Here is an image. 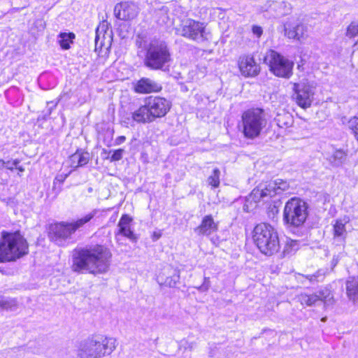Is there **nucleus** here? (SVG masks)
Returning a JSON list of instances; mask_svg holds the SVG:
<instances>
[{"label":"nucleus","instance_id":"17","mask_svg":"<svg viewBox=\"0 0 358 358\" xmlns=\"http://www.w3.org/2000/svg\"><path fill=\"white\" fill-rule=\"evenodd\" d=\"M217 223L214 221L213 216L208 215L203 217L200 225L194 231L199 235L210 236L217 231Z\"/></svg>","mask_w":358,"mask_h":358},{"label":"nucleus","instance_id":"8","mask_svg":"<svg viewBox=\"0 0 358 358\" xmlns=\"http://www.w3.org/2000/svg\"><path fill=\"white\" fill-rule=\"evenodd\" d=\"M266 125L264 112L261 108L250 109L242 115L243 133L248 138L253 139L259 136Z\"/></svg>","mask_w":358,"mask_h":358},{"label":"nucleus","instance_id":"39","mask_svg":"<svg viewBox=\"0 0 358 358\" xmlns=\"http://www.w3.org/2000/svg\"><path fill=\"white\" fill-rule=\"evenodd\" d=\"M123 153V149H117L113 151V154L110 157V162H116L120 160L122 158Z\"/></svg>","mask_w":358,"mask_h":358},{"label":"nucleus","instance_id":"11","mask_svg":"<svg viewBox=\"0 0 358 358\" xmlns=\"http://www.w3.org/2000/svg\"><path fill=\"white\" fill-rule=\"evenodd\" d=\"M292 95L296 104L302 108H309L313 101L314 87L308 83H293Z\"/></svg>","mask_w":358,"mask_h":358},{"label":"nucleus","instance_id":"30","mask_svg":"<svg viewBox=\"0 0 358 358\" xmlns=\"http://www.w3.org/2000/svg\"><path fill=\"white\" fill-rule=\"evenodd\" d=\"M346 159V153L342 150H336L330 157V162L336 166L341 165Z\"/></svg>","mask_w":358,"mask_h":358},{"label":"nucleus","instance_id":"19","mask_svg":"<svg viewBox=\"0 0 358 358\" xmlns=\"http://www.w3.org/2000/svg\"><path fill=\"white\" fill-rule=\"evenodd\" d=\"M106 38L108 39V42H110L111 31H108V23L106 22H103L96 29V36L94 39L96 51L101 50L104 45V41Z\"/></svg>","mask_w":358,"mask_h":358},{"label":"nucleus","instance_id":"20","mask_svg":"<svg viewBox=\"0 0 358 358\" xmlns=\"http://www.w3.org/2000/svg\"><path fill=\"white\" fill-rule=\"evenodd\" d=\"M169 276L164 278V274H160L158 276V280L159 283L169 287H175L180 280L179 271L171 267L166 268Z\"/></svg>","mask_w":358,"mask_h":358},{"label":"nucleus","instance_id":"14","mask_svg":"<svg viewBox=\"0 0 358 358\" xmlns=\"http://www.w3.org/2000/svg\"><path fill=\"white\" fill-rule=\"evenodd\" d=\"M241 73L245 77L256 76L259 72V66L250 56L241 57L238 61Z\"/></svg>","mask_w":358,"mask_h":358},{"label":"nucleus","instance_id":"50","mask_svg":"<svg viewBox=\"0 0 358 358\" xmlns=\"http://www.w3.org/2000/svg\"><path fill=\"white\" fill-rule=\"evenodd\" d=\"M16 169H17L20 172H24V169L22 166H17V167H15Z\"/></svg>","mask_w":358,"mask_h":358},{"label":"nucleus","instance_id":"28","mask_svg":"<svg viewBox=\"0 0 358 358\" xmlns=\"http://www.w3.org/2000/svg\"><path fill=\"white\" fill-rule=\"evenodd\" d=\"M74 38L75 34L73 33H60L58 36V43L62 49L68 50Z\"/></svg>","mask_w":358,"mask_h":358},{"label":"nucleus","instance_id":"31","mask_svg":"<svg viewBox=\"0 0 358 358\" xmlns=\"http://www.w3.org/2000/svg\"><path fill=\"white\" fill-rule=\"evenodd\" d=\"M298 301L302 305L305 304L308 306H311L318 301V298L315 294L310 295L306 294H301L298 296Z\"/></svg>","mask_w":358,"mask_h":358},{"label":"nucleus","instance_id":"5","mask_svg":"<svg viewBox=\"0 0 358 358\" xmlns=\"http://www.w3.org/2000/svg\"><path fill=\"white\" fill-rule=\"evenodd\" d=\"M252 238L259 251L266 256L273 255L280 248L278 232L269 224H257L254 229Z\"/></svg>","mask_w":358,"mask_h":358},{"label":"nucleus","instance_id":"33","mask_svg":"<svg viewBox=\"0 0 358 358\" xmlns=\"http://www.w3.org/2000/svg\"><path fill=\"white\" fill-rule=\"evenodd\" d=\"M16 306L17 303L15 299L0 296V309L13 310Z\"/></svg>","mask_w":358,"mask_h":358},{"label":"nucleus","instance_id":"46","mask_svg":"<svg viewBox=\"0 0 358 358\" xmlns=\"http://www.w3.org/2000/svg\"><path fill=\"white\" fill-rule=\"evenodd\" d=\"M126 140V137L124 136H118L115 141V145H118L123 143Z\"/></svg>","mask_w":358,"mask_h":358},{"label":"nucleus","instance_id":"34","mask_svg":"<svg viewBox=\"0 0 358 358\" xmlns=\"http://www.w3.org/2000/svg\"><path fill=\"white\" fill-rule=\"evenodd\" d=\"M220 171L218 168L213 169L212 175L208 178V183L213 187H217L220 185Z\"/></svg>","mask_w":358,"mask_h":358},{"label":"nucleus","instance_id":"7","mask_svg":"<svg viewBox=\"0 0 358 358\" xmlns=\"http://www.w3.org/2000/svg\"><path fill=\"white\" fill-rule=\"evenodd\" d=\"M308 205L299 197L289 199L284 207L283 221L289 227H299L306 222L308 213Z\"/></svg>","mask_w":358,"mask_h":358},{"label":"nucleus","instance_id":"24","mask_svg":"<svg viewBox=\"0 0 358 358\" xmlns=\"http://www.w3.org/2000/svg\"><path fill=\"white\" fill-rule=\"evenodd\" d=\"M268 192L269 190L266 186V182L261 183L252 191L249 195L248 200L258 203L265 198H271Z\"/></svg>","mask_w":358,"mask_h":358},{"label":"nucleus","instance_id":"15","mask_svg":"<svg viewBox=\"0 0 358 358\" xmlns=\"http://www.w3.org/2000/svg\"><path fill=\"white\" fill-rule=\"evenodd\" d=\"M134 91L139 94L159 92L162 90V85L150 78H142L134 84Z\"/></svg>","mask_w":358,"mask_h":358},{"label":"nucleus","instance_id":"45","mask_svg":"<svg viewBox=\"0 0 358 358\" xmlns=\"http://www.w3.org/2000/svg\"><path fill=\"white\" fill-rule=\"evenodd\" d=\"M159 14L162 15V19L159 20H162V23L166 24L169 20V17L167 16L166 13L164 10H161Z\"/></svg>","mask_w":358,"mask_h":358},{"label":"nucleus","instance_id":"32","mask_svg":"<svg viewBox=\"0 0 358 358\" xmlns=\"http://www.w3.org/2000/svg\"><path fill=\"white\" fill-rule=\"evenodd\" d=\"M294 28L296 29L295 31H290L288 33V38L299 39L301 37H303L305 31V27L303 24L296 22Z\"/></svg>","mask_w":358,"mask_h":358},{"label":"nucleus","instance_id":"47","mask_svg":"<svg viewBox=\"0 0 358 358\" xmlns=\"http://www.w3.org/2000/svg\"><path fill=\"white\" fill-rule=\"evenodd\" d=\"M320 275H322V274H320V271H318L316 273L309 275L308 278L309 279L310 281L313 282L315 280H317V278Z\"/></svg>","mask_w":358,"mask_h":358},{"label":"nucleus","instance_id":"6","mask_svg":"<svg viewBox=\"0 0 358 358\" xmlns=\"http://www.w3.org/2000/svg\"><path fill=\"white\" fill-rule=\"evenodd\" d=\"M27 253V242L19 232L3 236L0 241V262L15 261Z\"/></svg>","mask_w":358,"mask_h":358},{"label":"nucleus","instance_id":"41","mask_svg":"<svg viewBox=\"0 0 358 358\" xmlns=\"http://www.w3.org/2000/svg\"><path fill=\"white\" fill-rule=\"evenodd\" d=\"M315 294L317 296L318 301H324L329 296V292L328 289H322Z\"/></svg>","mask_w":358,"mask_h":358},{"label":"nucleus","instance_id":"38","mask_svg":"<svg viewBox=\"0 0 358 358\" xmlns=\"http://www.w3.org/2000/svg\"><path fill=\"white\" fill-rule=\"evenodd\" d=\"M296 25V22H292V21H287V22L285 23L284 24V31H285V34L288 37V33L290 31H295L296 29L294 28Z\"/></svg>","mask_w":358,"mask_h":358},{"label":"nucleus","instance_id":"37","mask_svg":"<svg viewBox=\"0 0 358 358\" xmlns=\"http://www.w3.org/2000/svg\"><path fill=\"white\" fill-rule=\"evenodd\" d=\"M57 105V102H55V101L47 102V108H46V110L44 111V117H43L44 119L48 117L51 115L52 111L56 108Z\"/></svg>","mask_w":358,"mask_h":358},{"label":"nucleus","instance_id":"35","mask_svg":"<svg viewBox=\"0 0 358 358\" xmlns=\"http://www.w3.org/2000/svg\"><path fill=\"white\" fill-rule=\"evenodd\" d=\"M346 35L350 38L358 36V24L352 22L347 29Z\"/></svg>","mask_w":358,"mask_h":358},{"label":"nucleus","instance_id":"25","mask_svg":"<svg viewBox=\"0 0 358 358\" xmlns=\"http://www.w3.org/2000/svg\"><path fill=\"white\" fill-rule=\"evenodd\" d=\"M347 294L355 303H358V277H352L346 282Z\"/></svg>","mask_w":358,"mask_h":358},{"label":"nucleus","instance_id":"2","mask_svg":"<svg viewBox=\"0 0 358 358\" xmlns=\"http://www.w3.org/2000/svg\"><path fill=\"white\" fill-rule=\"evenodd\" d=\"M98 210L94 209L77 220L62 221L49 227V238L57 245L64 246L73 239L76 231L84 227L95 217Z\"/></svg>","mask_w":358,"mask_h":358},{"label":"nucleus","instance_id":"12","mask_svg":"<svg viewBox=\"0 0 358 358\" xmlns=\"http://www.w3.org/2000/svg\"><path fill=\"white\" fill-rule=\"evenodd\" d=\"M145 102L153 121L157 117H164L171 108V103L160 96L147 97Z\"/></svg>","mask_w":358,"mask_h":358},{"label":"nucleus","instance_id":"13","mask_svg":"<svg viewBox=\"0 0 358 358\" xmlns=\"http://www.w3.org/2000/svg\"><path fill=\"white\" fill-rule=\"evenodd\" d=\"M138 8L136 4L130 2L117 3L114 8L115 17L121 20H130L137 16Z\"/></svg>","mask_w":358,"mask_h":358},{"label":"nucleus","instance_id":"26","mask_svg":"<svg viewBox=\"0 0 358 358\" xmlns=\"http://www.w3.org/2000/svg\"><path fill=\"white\" fill-rule=\"evenodd\" d=\"M277 124L280 128H289L292 126L294 123L293 117L289 113H283L278 114L275 117Z\"/></svg>","mask_w":358,"mask_h":358},{"label":"nucleus","instance_id":"1","mask_svg":"<svg viewBox=\"0 0 358 358\" xmlns=\"http://www.w3.org/2000/svg\"><path fill=\"white\" fill-rule=\"evenodd\" d=\"M110 257L109 250L101 245L76 249L73 254L72 269L80 273H104L109 268Z\"/></svg>","mask_w":358,"mask_h":358},{"label":"nucleus","instance_id":"44","mask_svg":"<svg viewBox=\"0 0 358 358\" xmlns=\"http://www.w3.org/2000/svg\"><path fill=\"white\" fill-rule=\"evenodd\" d=\"M210 241L211 242L213 243V245H215V246H219L222 241H223L222 239H220L218 236H212L211 238H210Z\"/></svg>","mask_w":358,"mask_h":358},{"label":"nucleus","instance_id":"22","mask_svg":"<svg viewBox=\"0 0 358 358\" xmlns=\"http://www.w3.org/2000/svg\"><path fill=\"white\" fill-rule=\"evenodd\" d=\"M266 182L269 190L268 194H270V197H273L276 194H280L282 192L287 190L289 187V185L286 180H283L280 178Z\"/></svg>","mask_w":358,"mask_h":358},{"label":"nucleus","instance_id":"43","mask_svg":"<svg viewBox=\"0 0 358 358\" xmlns=\"http://www.w3.org/2000/svg\"><path fill=\"white\" fill-rule=\"evenodd\" d=\"M263 30L261 27L259 26H253L252 27V33L256 35L258 38H259L262 34Z\"/></svg>","mask_w":358,"mask_h":358},{"label":"nucleus","instance_id":"27","mask_svg":"<svg viewBox=\"0 0 358 358\" xmlns=\"http://www.w3.org/2000/svg\"><path fill=\"white\" fill-rule=\"evenodd\" d=\"M299 248V243L297 241H287L282 253V257H289L296 252Z\"/></svg>","mask_w":358,"mask_h":358},{"label":"nucleus","instance_id":"21","mask_svg":"<svg viewBox=\"0 0 358 358\" xmlns=\"http://www.w3.org/2000/svg\"><path fill=\"white\" fill-rule=\"evenodd\" d=\"M90 160V154L82 150H77L69 157L70 166L74 170L86 165Z\"/></svg>","mask_w":358,"mask_h":358},{"label":"nucleus","instance_id":"16","mask_svg":"<svg viewBox=\"0 0 358 358\" xmlns=\"http://www.w3.org/2000/svg\"><path fill=\"white\" fill-rule=\"evenodd\" d=\"M131 222L132 218L127 214L121 217L117 225L118 232L115 235L116 238H117L118 235H122L130 241L136 242L138 237L131 229Z\"/></svg>","mask_w":358,"mask_h":358},{"label":"nucleus","instance_id":"49","mask_svg":"<svg viewBox=\"0 0 358 358\" xmlns=\"http://www.w3.org/2000/svg\"><path fill=\"white\" fill-rule=\"evenodd\" d=\"M68 176H69V174H66L64 176H59L57 177V179L60 178V179H59V180L62 182L68 177Z\"/></svg>","mask_w":358,"mask_h":358},{"label":"nucleus","instance_id":"48","mask_svg":"<svg viewBox=\"0 0 358 358\" xmlns=\"http://www.w3.org/2000/svg\"><path fill=\"white\" fill-rule=\"evenodd\" d=\"M162 236V234L160 231H155L152 234L153 241L158 240Z\"/></svg>","mask_w":358,"mask_h":358},{"label":"nucleus","instance_id":"40","mask_svg":"<svg viewBox=\"0 0 358 358\" xmlns=\"http://www.w3.org/2000/svg\"><path fill=\"white\" fill-rule=\"evenodd\" d=\"M210 286V278L208 277H204L203 284L197 287V289L200 292H206L208 290Z\"/></svg>","mask_w":358,"mask_h":358},{"label":"nucleus","instance_id":"42","mask_svg":"<svg viewBox=\"0 0 358 358\" xmlns=\"http://www.w3.org/2000/svg\"><path fill=\"white\" fill-rule=\"evenodd\" d=\"M6 167L9 170H13L14 168L17 167V166L20 164L19 159L14 160H8L5 162Z\"/></svg>","mask_w":358,"mask_h":358},{"label":"nucleus","instance_id":"51","mask_svg":"<svg viewBox=\"0 0 358 358\" xmlns=\"http://www.w3.org/2000/svg\"><path fill=\"white\" fill-rule=\"evenodd\" d=\"M5 162L3 159H0V169H2L3 167H6Z\"/></svg>","mask_w":358,"mask_h":358},{"label":"nucleus","instance_id":"18","mask_svg":"<svg viewBox=\"0 0 358 358\" xmlns=\"http://www.w3.org/2000/svg\"><path fill=\"white\" fill-rule=\"evenodd\" d=\"M348 222V217L336 220L334 224V239L337 244L344 245L348 234L345 225Z\"/></svg>","mask_w":358,"mask_h":358},{"label":"nucleus","instance_id":"36","mask_svg":"<svg viewBox=\"0 0 358 358\" xmlns=\"http://www.w3.org/2000/svg\"><path fill=\"white\" fill-rule=\"evenodd\" d=\"M196 346V343L193 341L182 340L180 343V348H183L185 350H192Z\"/></svg>","mask_w":358,"mask_h":358},{"label":"nucleus","instance_id":"9","mask_svg":"<svg viewBox=\"0 0 358 358\" xmlns=\"http://www.w3.org/2000/svg\"><path fill=\"white\" fill-rule=\"evenodd\" d=\"M264 62L275 76L289 78L292 74L294 62L275 50H269L264 57Z\"/></svg>","mask_w":358,"mask_h":358},{"label":"nucleus","instance_id":"10","mask_svg":"<svg viewBox=\"0 0 358 358\" xmlns=\"http://www.w3.org/2000/svg\"><path fill=\"white\" fill-rule=\"evenodd\" d=\"M178 31L181 36L197 42H202L206 39L204 24L192 19L182 21L180 28Z\"/></svg>","mask_w":358,"mask_h":358},{"label":"nucleus","instance_id":"23","mask_svg":"<svg viewBox=\"0 0 358 358\" xmlns=\"http://www.w3.org/2000/svg\"><path fill=\"white\" fill-rule=\"evenodd\" d=\"M131 117L134 121L137 123H148L153 122V120L150 115L149 110L147 107L145 102L144 105L140 106L137 110L131 113Z\"/></svg>","mask_w":358,"mask_h":358},{"label":"nucleus","instance_id":"29","mask_svg":"<svg viewBox=\"0 0 358 358\" xmlns=\"http://www.w3.org/2000/svg\"><path fill=\"white\" fill-rule=\"evenodd\" d=\"M272 8L276 11L278 16L285 15L291 10L290 4L285 1L274 2Z\"/></svg>","mask_w":358,"mask_h":358},{"label":"nucleus","instance_id":"3","mask_svg":"<svg viewBox=\"0 0 358 358\" xmlns=\"http://www.w3.org/2000/svg\"><path fill=\"white\" fill-rule=\"evenodd\" d=\"M143 64L153 71H169L172 61L169 48L166 42L154 39L144 46Z\"/></svg>","mask_w":358,"mask_h":358},{"label":"nucleus","instance_id":"4","mask_svg":"<svg viewBox=\"0 0 358 358\" xmlns=\"http://www.w3.org/2000/svg\"><path fill=\"white\" fill-rule=\"evenodd\" d=\"M116 346L117 341L114 338L97 336L80 344L78 355L81 358H102L110 355Z\"/></svg>","mask_w":358,"mask_h":358}]
</instances>
